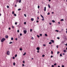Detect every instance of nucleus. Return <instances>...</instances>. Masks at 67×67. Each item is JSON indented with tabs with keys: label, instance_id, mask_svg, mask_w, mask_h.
<instances>
[{
	"label": "nucleus",
	"instance_id": "nucleus-1",
	"mask_svg": "<svg viewBox=\"0 0 67 67\" xmlns=\"http://www.w3.org/2000/svg\"><path fill=\"white\" fill-rule=\"evenodd\" d=\"M5 38H3L1 39V42H4V41H5Z\"/></svg>",
	"mask_w": 67,
	"mask_h": 67
},
{
	"label": "nucleus",
	"instance_id": "nucleus-2",
	"mask_svg": "<svg viewBox=\"0 0 67 67\" xmlns=\"http://www.w3.org/2000/svg\"><path fill=\"white\" fill-rule=\"evenodd\" d=\"M7 54L8 55H10V51H8L7 53Z\"/></svg>",
	"mask_w": 67,
	"mask_h": 67
},
{
	"label": "nucleus",
	"instance_id": "nucleus-3",
	"mask_svg": "<svg viewBox=\"0 0 67 67\" xmlns=\"http://www.w3.org/2000/svg\"><path fill=\"white\" fill-rule=\"evenodd\" d=\"M40 48H39V47H37L36 48V49H37V50H38V51H39V50H40Z\"/></svg>",
	"mask_w": 67,
	"mask_h": 67
},
{
	"label": "nucleus",
	"instance_id": "nucleus-4",
	"mask_svg": "<svg viewBox=\"0 0 67 67\" xmlns=\"http://www.w3.org/2000/svg\"><path fill=\"white\" fill-rule=\"evenodd\" d=\"M26 30H24V32L25 34H26Z\"/></svg>",
	"mask_w": 67,
	"mask_h": 67
},
{
	"label": "nucleus",
	"instance_id": "nucleus-5",
	"mask_svg": "<svg viewBox=\"0 0 67 67\" xmlns=\"http://www.w3.org/2000/svg\"><path fill=\"white\" fill-rule=\"evenodd\" d=\"M31 21H34V18H31Z\"/></svg>",
	"mask_w": 67,
	"mask_h": 67
},
{
	"label": "nucleus",
	"instance_id": "nucleus-6",
	"mask_svg": "<svg viewBox=\"0 0 67 67\" xmlns=\"http://www.w3.org/2000/svg\"><path fill=\"white\" fill-rule=\"evenodd\" d=\"M5 37L6 38H8V35H6L5 36Z\"/></svg>",
	"mask_w": 67,
	"mask_h": 67
},
{
	"label": "nucleus",
	"instance_id": "nucleus-7",
	"mask_svg": "<svg viewBox=\"0 0 67 67\" xmlns=\"http://www.w3.org/2000/svg\"><path fill=\"white\" fill-rule=\"evenodd\" d=\"M46 7H45L44 9V11H46Z\"/></svg>",
	"mask_w": 67,
	"mask_h": 67
},
{
	"label": "nucleus",
	"instance_id": "nucleus-8",
	"mask_svg": "<svg viewBox=\"0 0 67 67\" xmlns=\"http://www.w3.org/2000/svg\"><path fill=\"white\" fill-rule=\"evenodd\" d=\"M51 42H52V43H54V41L53 40H51Z\"/></svg>",
	"mask_w": 67,
	"mask_h": 67
},
{
	"label": "nucleus",
	"instance_id": "nucleus-9",
	"mask_svg": "<svg viewBox=\"0 0 67 67\" xmlns=\"http://www.w3.org/2000/svg\"><path fill=\"white\" fill-rule=\"evenodd\" d=\"M32 31H33V30H32V29H30V32H32Z\"/></svg>",
	"mask_w": 67,
	"mask_h": 67
},
{
	"label": "nucleus",
	"instance_id": "nucleus-10",
	"mask_svg": "<svg viewBox=\"0 0 67 67\" xmlns=\"http://www.w3.org/2000/svg\"><path fill=\"white\" fill-rule=\"evenodd\" d=\"M48 6L49 8H51V6H50L49 4L48 5Z\"/></svg>",
	"mask_w": 67,
	"mask_h": 67
},
{
	"label": "nucleus",
	"instance_id": "nucleus-11",
	"mask_svg": "<svg viewBox=\"0 0 67 67\" xmlns=\"http://www.w3.org/2000/svg\"><path fill=\"white\" fill-rule=\"evenodd\" d=\"M41 16L42 18L43 19H44V17H43V16L42 15H41Z\"/></svg>",
	"mask_w": 67,
	"mask_h": 67
},
{
	"label": "nucleus",
	"instance_id": "nucleus-12",
	"mask_svg": "<svg viewBox=\"0 0 67 67\" xmlns=\"http://www.w3.org/2000/svg\"><path fill=\"white\" fill-rule=\"evenodd\" d=\"M52 42H49V44H52Z\"/></svg>",
	"mask_w": 67,
	"mask_h": 67
},
{
	"label": "nucleus",
	"instance_id": "nucleus-13",
	"mask_svg": "<svg viewBox=\"0 0 67 67\" xmlns=\"http://www.w3.org/2000/svg\"><path fill=\"white\" fill-rule=\"evenodd\" d=\"M63 51L65 53L66 52V50H63Z\"/></svg>",
	"mask_w": 67,
	"mask_h": 67
},
{
	"label": "nucleus",
	"instance_id": "nucleus-14",
	"mask_svg": "<svg viewBox=\"0 0 67 67\" xmlns=\"http://www.w3.org/2000/svg\"><path fill=\"white\" fill-rule=\"evenodd\" d=\"M52 22H53V23H54V22H55V20H52Z\"/></svg>",
	"mask_w": 67,
	"mask_h": 67
},
{
	"label": "nucleus",
	"instance_id": "nucleus-15",
	"mask_svg": "<svg viewBox=\"0 0 67 67\" xmlns=\"http://www.w3.org/2000/svg\"><path fill=\"white\" fill-rule=\"evenodd\" d=\"M21 10V8H19L18 9V11H20Z\"/></svg>",
	"mask_w": 67,
	"mask_h": 67
},
{
	"label": "nucleus",
	"instance_id": "nucleus-16",
	"mask_svg": "<svg viewBox=\"0 0 67 67\" xmlns=\"http://www.w3.org/2000/svg\"><path fill=\"white\" fill-rule=\"evenodd\" d=\"M64 19H62L60 21H64Z\"/></svg>",
	"mask_w": 67,
	"mask_h": 67
},
{
	"label": "nucleus",
	"instance_id": "nucleus-17",
	"mask_svg": "<svg viewBox=\"0 0 67 67\" xmlns=\"http://www.w3.org/2000/svg\"><path fill=\"white\" fill-rule=\"evenodd\" d=\"M19 3H20V2H21V0H19Z\"/></svg>",
	"mask_w": 67,
	"mask_h": 67
},
{
	"label": "nucleus",
	"instance_id": "nucleus-18",
	"mask_svg": "<svg viewBox=\"0 0 67 67\" xmlns=\"http://www.w3.org/2000/svg\"><path fill=\"white\" fill-rule=\"evenodd\" d=\"M14 15L15 16H16V15L15 14H14Z\"/></svg>",
	"mask_w": 67,
	"mask_h": 67
},
{
	"label": "nucleus",
	"instance_id": "nucleus-19",
	"mask_svg": "<svg viewBox=\"0 0 67 67\" xmlns=\"http://www.w3.org/2000/svg\"><path fill=\"white\" fill-rule=\"evenodd\" d=\"M15 57H17V54H15Z\"/></svg>",
	"mask_w": 67,
	"mask_h": 67
},
{
	"label": "nucleus",
	"instance_id": "nucleus-20",
	"mask_svg": "<svg viewBox=\"0 0 67 67\" xmlns=\"http://www.w3.org/2000/svg\"><path fill=\"white\" fill-rule=\"evenodd\" d=\"M11 40H13V37H12L11 38Z\"/></svg>",
	"mask_w": 67,
	"mask_h": 67
},
{
	"label": "nucleus",
	"instance_id": "nucleus-21",
	"mask_svg": "<svg viewBox=\"0 0 67 67\" xmlns=\"http://www.w3.org/2000/svg\"><path fill=\"white\" fill-rule=\"evenodd\" d=\"M55 32H59V31L58 30H55Z\"/></svg>",
	"mask_w": 67,
	"mask_h": 67
},
{
	"label": "nucleus",
	"instance_id": "nucleus-22",
	"mask_svg": "<svg viewBox=\"0 0 67 67\" xmlns=\"http://www.w3.org/2000/svg\"><path fill=\"white\" fill-rule=\"evenodd\" d=\"M14 13V11H13L12 14H13Z\"/></svg>",
	"mask_w": 67,
	"mask_h": 67
},
{
	"label": "nucleus",
	"instance_id": "nucleus-23",
	"mask_svg": "<svg viewBox=\"0 0 67 67\" xmlns=\"http://www.w3.org/2000/svg\"><path fill=\"white\" fill-rule=\"evenodd\" d=\"M25 54H26V53L25 52L24 54H23V55H25Z\"/></svg>",
	"mask_w": 67,
	"mask_h": 67
},
{
	"label": "nucleus",
	"instance_id": "nucleus-24",
	"mask_svg": "<svg viewBox=\"0 0 67 67\" xmlns=\"http://www.w3.org/2000/svg\"><path fill=\"white\" fill-rule=\"evenodd\" d=\"M44 56H45V55L43 54V55H42V57H44Z\"/></svg>",
	"mask_w": 67,
	"mask_h": 67
},
{
	"label": "nucleus",
	"instance_id": "nucleus-25",
	"mask_svg": "<svg viewBox=\"0 0 67 67\" xmlns=\"http://www.w3.org/2000/svg\"><path fill=\"white\" fill-rule=\"evenodd\" d=\"M45 35L46 36H47V34H45Z\"/></svg>",
	"mask_w": 67,
	"mask_h": 67
},
{
	"label": "nucleus",
	"instance_id": "nucleus-26",
	"mask_svg": "<svg viewBox=\"0 0 67 67\" xmlns=\"http://www.w3.org/2000/svg\"><path fill=\"white\" fill-rule=\"evenodd\" d=\"M47 14L48 15H49V14H50V13H48Z\"/></svg>",
	"mask_w": 67,
	"mask_h": 67
},
{
	"label": "nucleus",
	"instance_id": "nucleus-27",
	"mask_svg": "<svg viewBox=\"0 0 67 67\" xmlns=\"http://www.w3.org/2000/svg\"><path fill=\"white\" fill-rule=\"evenodd\" d=\"M13 65H15V63H13Z\"/></svg>",
	"mask_w": 67,
	"mask_h": 67
},
{
	"label": "nucleus",
	"instance_id": "nucleus-28",
	"mask_svg": "<svg viewBox=\"0 0 67 67\" xmlns=\"http://www.w3.org/2000/svg\"><path fill=\"white\" fill-rule=\"evenodd\" d=\"M17 22H15V25H17Z\"/></svg>",
	"mask_w": 67,
	"mask_h": 67
},
{
	"label": "nucleus",
	"instance_id": "nucleus-29",
	"mask_svg": "<svg viewBox=\"0 0 67 67\" xmlns=\"http://www.w3.org/2000/svg\"><path fill=\"white\" fill-rule=\"evenodd\" d=\"M20 51H22V49L20 48Z\"/></svg>",
	"mask_w": 67,
	"mask_h": 67
},
{
	"label": "nucleus",
	"instance_id": "nucleus-30",
	"mask_svg": "<svg viewBox=\"0 0 67 67\" xmlns=\"http://www.w3.org/2000/svg\"><path fill=\"white\" fill-rule=\"evenodd\" d=\"M37 36L38 37V38H39L40 37V36L38 35H37Z\"/></svg>",
	"mask_w": 67,
	"mask_h": 67
},
{
	"label": "nucleus",
	"instance_id": "nucleus-31",
	"mask_svg": "<svg viewBox=\"0 0 67 67\" xmlns=\"http://www.w3.org/2000/svg\"><path fill=\"white\" fill-rule=\"evenodd\" d=\"M51 53L52 54H53V51H51Z\"/></svg>",
	"mask_w": 67,
	"mask_h": 67
},
{
	"label": "nucleus",
	"instance_id": "nucleus-32",
	"mask_svg": "<svg viewBox=\"0 0 67 67\" xmlns=\"http://www.w3.org/2000/svg\"><path fill=\"white\" fill-rule=\"evenodd\" d=\"M57 39H58V40H59V39H60V38H59V37H57Z\"/></svg>",
	"mask_w": 67,
	"mask_h": 67
},
{
	"label": "nucleus",
	"instance_id": "nucleus-33",
	"mask_svg": "<svg viewBox=\"0 0 67 67\" xmlns=\"http://www.w3.org/2000/svg\"><path fill=\"white\" fill-rule=\"evenodd\" d=\"M24 16H25V17H26V14H24Z\"/></svg>",
	"mask_w": 67,
	"mask_h": 67
},
{
	"label": "nucleus",
	"instance_id": "nucleus-34",
	"mask_svg": "<svg viewBox=\"0 0 67 67\" xmlns=\"http://www.w3.org/2000/svg\"><path fill=\"white\" fill-rule=\"evenodd\" d=\"M31 39H32V40H34V38H33V37H32Z\"/></svg>",
	"mask_w": 67,
	"mask_h": 67
},
{
	"label": "nucleus",
	"instance_id": "nucleus-35",
	"mask_svg": "<svg viewBox=\"0 0 67 67\" xmlns=\"http://www.w3.org/2000/svg\"><path fill=\"white\" fill-rule=\"evenodd\" d=\"M7 8H9V6L7 5Z\"/></svg>",
	"mask_w": 67,
	"mask_h": 67
},
{
	"label": "nucleus",
	"instance_id": "nucleus-36",
	"mask_svg": "<svg viewBox=\"0 0 67 67\" xmlns=\"http://www.w3.org/2000/svg\"><path fill=\"white\" fill-rule=\"evenodd\" d=\"M12 27L13 29H14V27L13 26H12Z\"/></svg>",
	"mask_w": 67,
	"mask_h": 67
},
{
	"label": "nucleus",
	"instance_id": "nucleus-37",
	"mask_svg": "<svg viewBox=\"0 0 67 67\" xmlns=\"http://www.w3.org/2000/svg\"><path fill=\"white\" fill-rule=\"evenodd\" d=\"M59 51H58L57 52V54H59Z\"/></svg>",
	"mask_w": 67,
	"mask_h": 67
},
{
	"label": "nucleus",
	"instance_id": "nucleus-38",
	"mask_svg": "<svg viewBox=\"0 0 67 67\" xmlns=\"http://www.w3.org/2000/svg\"><path fill=\"white\" fill-rule=\"evenodd\" d=\"M37 20H38L39 19V17H38V16L37 17Z\"/></svg>",
	"mask_w": 67,
	"mask_h": 67
},
{
	"label": "nucleus",
	"instance_id": "nucleus-39",
	"mask_svg": "<svg viewBox=\"0 0 67 67\" xmlns=\"http://www.w3.org/2000/svg\"><path fill=\"white\" fill-rule=\"evenodd\" d=\"M38 9H39L40 8V6L39 5L38 6Z\"/></svg>",
	"mask_w": 67,
	"mask_h": 67
},
{
	"label": "nucleus",
	"instance_id": "nucleus-40",
	"mask_svg": "<svg viewBox=\"0 0 67 67\" xmlns=\"http://www.w3.org/2000/svg\"><path fill=\"white\" fill-rule=\"evenodd\" d=\"M42 21H44V18H43V19H42Z\"/></svg>",
	"mask_w": 67,
	"mask_h": 67
},
{
	"label": "nucleus",
	"instance_id": "nucleus-41",
	"mask_svg": "<svg viewBox=\"0 0 67 67\" xmlns=\"http://www.w3.org/2000/svg\"><path fill=\"white\" fill-rule=\"evenodd\" d=\"M15 40L16 41H18V38H16Z\"/></svg>",
	"mask_w": 67,
	"mask_h": 67
},
{
	"label": "nucleus",
	"instance_id": "nucleus-42",
	"mask_svg": "<svg viewBox=\"0 0 67 67\" xmlns=\"http://www.w3.org/2000/svg\"><path fill=\"white\" fill-rule=\"evenodd\" d=\"M19 30H17V32H18V33H19Z\"/></svg>",
	"mask_w": 67,
	"mask_h": 67
},
{
	"label": "nucleus",
	"instance_id": "nucleus-43",
	"mask_svg": "<svg viewBox=\"0 0 67 67\" xmlns=\"http://www.w3.org/2000/svg\"><path fill=\"white\" fill-rule=\"evenodd\" d=\"M57 65V64H56V63H55L54 64V66H55V65Z\"/></svg>",
	"mask_w": 67,
	"mask_h": 67
},
{
	"label": "nucleus",
	"instance_id": "nucleus-44",
	"mask_svg": "<svg viewBox=\"0 0 67 67\" xmlns=\"http://www.w3.org/2000/svg\"><path fill=\"white\" fill-rule=\"evenodd\" d=\"M60 55V56H62V53H61Z\"/></svg>",
	"mask_w": 67,
	"mask_h": 67
},
{
	"label": "nucleus",
	"instance_id": "nucleus-45",
	"mask_svg": "<svg viewBox=\"0 0 67 67\" xmlns=\"http://www.w3.org/2000/svg\"><path fill=\"white\" fill-rule=\"evenodd\" d=\"M52 67H54V65H52Z\"/></svg>",
	"mask_w": 67,
	"mask_h": 67
},
{
	"label": "nucleus",
	"instance_id": "nucleus-46",
	"mask_svg": "<svg viewBox=\"0 0 67 67\" xmlns=\"http://www.w3.org/2000/svg\"><path fill=\"white\" fill-rule=\"evenodd\" d=\"M26 22H25L24 23V24H26Z\"/></svg>",
	"mask_w": 67,
	"mask_h": 67
},
{
	"label": "nucleus",
	"instance_id": "nucleus-47",
	"mask_svg": "<svg viewBox=\"0 0 67 67\" xmlns=\"http://www.w3.org/2000/svg\"><path fill=\"white\" fill-rule=\"evenodd\" d=\"M12 42H10V43H9V44H12Z\"/></svg>",
	"mask_w": 67,
	"mask_h": 67
},
{
	"label": "nucleus",
	"instance_id": "nucleus-48",
	"mask_svg": "<svg viewBox=\"0 0 67 67\" xmlns=\"http://www.w3.org/2000/svg\"><path fill=\"white\" fill-rule=\"evenodd\" d=\"M58 45H57V48H58Z\"/></svg>",
	"mask_w": 67,
	"mask_h": 67
},
{
	"label": "nucleus",
	"instance_id": "nucleus-49",
	"mask_svg": "<svg viewBox=\"0 0 67 67\" xmlns=\"http://www.w3.org/2000/svg\"><path fill=\"white\" fill-rule=\"evenodd\" d=\"M43 46H46V44H43Z\"/></svg>",
	"mask_w": 67,
	"mask_h": 67
},
{
	"label": "nucleus",
	"instance_id": "nucleus-50",
	"mask_svg": "<svg viewBox=\"0 0 67 67\" xmlns=\"http://www.w3.org/2000/svg\"><path fill=\"white\" fill-rule=\"evenodd\" d=\"M49 25H52V23H49Z\"/></svg>",
	"mask_w": 67,
	"mask_h": 67
},
{
	"label": "nucleus",
	"instance_id": "nucleus-51",
	"mask_svg": "<svg viewBox=\"0 0 67 67\" xmlns=\"http://www.w3.org/2000/svg\"><path fill=\"white\" fill-rule=\"evenodd\" d=\"M13 59H15V57H13Z\"/></svg>",
	"mask_w": 67,
	"mask_h": 67
},
{
	"label": "nucleus",
	"instance_id": "nucleus-52",
	"mask_svg": "<svg viewBox=\"0 0 67 67\" xmlns=\"http://www.w3.org/2000/svg\"><path fill=\"white\" fill-rule=\"evenodd\" d=\"M8 29L9 30H11V28L10 27H9V28Z\"/></svg>",
	"mask_w": 67,
	"mask_h": 67
},
{
	"label": "nucleus",
	"instance_id": "nucleus-53",
	"mask_svg": "<svg viewBox=\"0 0 67 67\" xmlns=\"http://www.w3.org/2000/svg\"><path fill=\"white\" fill-rule=\"evenodd\" d=\"M23 63L24 64L25 63V62H24V61H23Z\"/></svg>",
	"mask_w": 67,
	"mask_h": 67
},
{
	"label": "nucleus",
	"instance_id": "nucleus-54",
	"mask_svg": "<svg viewBox=\"0 0 67 67\" xmlns=\"http://www.w3.org/2000/svg\"><path fill=\"white\" fill-rule=\"evenodd\" d=\"M20 36H22V34H20Z\"/></svg>",
	"mask_w": 67,
	"mask_h": 67
},
{
	"label": "nucleus",
	"instance_id": "nucleus-55",
	"mask_svg": "<svg viewBox=\"0 0 67 67\" xmlns=\"http://www.w3.org/2000/svg\"><path fill=\"white\" fill-rule=\"evenodd\" d=\"M40 36H42V34H40Z\"/></svg>",
	"mask_w": 67,
	"mask_h": 67
},
{
	"label": "nucleus",
	"instance_id": "nucleus-56",
	"mask_svg": "<svg viewBox=\"0 0 67 67\" xmlns=\"http://www.w3.org/2000/svg\"><path fill=\"white\" fill-rule=\"evenodd\" d=\"M22 66H24V65L23 64Z\"/></svg>",
	"mask_w": 67,
	"mask_h": 67
},
{
	"label": "nucleus",
	"instance_id": "nucleus-57",
	"mask_svg": "<svg viewBox=\"0 0 67 67\" xmlns=\"http://www.w3.org/2000/svg\"><path fill=\"white\" fill-rule=\"evenodd\" d=\"M17 5H15V7H16Z\"/></svg>",
	"mask_w": 67,
	"mask_h": 67
},
{
	"label": "nucleus",
	"instance_id": "nucleus-58",
	"mask_svg": "<svg viewBox=\"0 0 67 67\" xmlns=\"http://www.w3.org/2000/svg\"><path fill=\"white\" fill-rule=\"evenodd\" d=\"M64 67V65H62V67Z\"/></svg>",
	"mask_w": 67,
	"mask_h": 67
},
{
	"label": "nucleus",
	"instance_id": "nucleus-59",
	"mask_svg": "<svg viewBox=\"0 0 67 67\" xmlns=\"http://www.w3.org/2000/svg\"><path fill=\"white\" fill-rule=\"evenodd\" d=\"M51 58H52L53 57V55H51Z\"/></svg>",
	"mask_w": 67,
	"mask_h": 67
},
{
	"label": "nucleus",
	"instance_id": "nucleus-60",
	"mask_svg": "<svg viewBox=\"0 0 67 67\" xmlns=\"http://www.w3.org/2000/svg\"><path fill=\"white\" fill-rule=\"evenodd\" d=\"M36 22L37 23H38V20L37 21H36Z\"/></svg>",
	"mask_w": 67,
	"mask_h": 67
},
{
	"label": "nucleus",
	"instance_id": "nucleus-61",
	"mask_svg": "<svg viewBox=\"0 0 67 67\" xmlns=\"http://www.w3.org/2000/svg\"><path fill=\"white\" fill-rule=\"evenodd\" d=\"M39 51H37V53H39Z\"/></svg>",
	"mask_w": 67,
	"mask_h": 67
},
{
	"label": "nucleus",
	"instance_id": "nucleus-62",
	"mask_svg": "<svg viewBox=\"0 0 67 67\" xmlns=\"http://www.w3.org/2000/svg\"><path fill=\"white\" fill-rule=\"evenodd\" d=\"M58 24H60V22H58Z\"/></svg>",
	"mask_w": 67,
	"mask_h": 67
},
{
	"label": "nucleus",
	"instance_id": "nucleus-63",
	"mask_svg": "<svg viewBox=\"0 0 67 67\" xmlns=\"http://www.w3.org/2000/svg\"><path fill=\"white\" fill-rule=\"evenodd\" d=\"M67 31H66V33H67V29H66Z\"/></svg>",
	"mask_w": 67,
	"mask_h": 67
},
{
	"label": "nucleus",
	"instance_id": "nucleus-64",
	"mask_svg": "<svg viewBox=\"0 0 67 67\" xmlns=\"http://www.w3.org/2000/svg\"><path fill=\"white\" fill-rule=\"evenodd\" d=\"M58 67H60V66H58Z\"/></svg>",
	"mask_w": 67,
	"mask_h": 67
}]
</instances>
